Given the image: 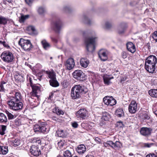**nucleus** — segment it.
Wrapping results in <instances>:
<instances>
[{"label": "nucleus", "instance_id": "obj_40", "mask_svg": "<svg viewBox=\"0 0 157 157\" xmlns=\"http://www.w3.org/2000/svg\"><path fill=\"white\" fill-rule=\"evenodd\" d=\"M6 82L4 81H2L0 82V92H4L5 91V86Z\"/></svg>", "mask_w": 157, "mask_h": 157}, {"label": "nucleus", "instance_id": "obj_5", "mask_svg": "<svg viewBox=\"0 0 157 157\" xmlns=\"http://www.w3.org/2000/svg\"><path fill=\"white\" fill-rule=\"evenodd\" d=\"M103 101L106 105L111 106L115 105L117 102L116 100L113 97L109 96L105 97Z\"/></svg>", "mask_w": 157, "mask_h": 157}, {"label": "nucleus", "instance_id": "obj_61", "mask_svg": "<svg viewBox=\"0 0 157 157\" xmlns=\"http://www.w3.org/2000/svg\"><path fill=\"white\" fill-rule=\"evenodd\" d=\"M144 117V119H149L150 118L149 116L146 113L144 114L143 115Z\"/></svg>", "mask_w": 157, "mask_h": 157}, {"label": "nucleus", "instance_id": "obj_13", "mask_svg": "<svg viewBox=\"0 0 157 157\" xmlns=\"http://www.w3.org/2000/svg\"><path fill=\"white\" fill-rule=\"evenodd\" d=\"M30 153L35 156H38L41 154L40 150L38 147L34 145H32L30 148Z\"/></svg>", "mask_w": 157, "mask_h": 157}, {"label": "nucleus", "instance_id": "obj_60", "mask_svg": "<svg viewBox=\"0 0 157 157\" xmlns=\"http://www.w3.org/2000/svg\"><path fill=\"white\" fill-rule=\"evenodd\" d=\"M95 140L98 143L100 144L101 143V140L98 137H96L95 138Z\"/></svg>", "mask_w": 157, "mask_h": 157}, {"label": "nucleus", "instance_id": "obj_25", "mask_svg": "<svg viewBox=\"0 0 157 157\" xmlns=\"http://www.w3.org/2000/svg\"><path fill=\"white\" fill-rule=\"evenodd\" d=\"M8 122L7 117L3 113H0V122L6 123Z\"/></svg>", "mask_w": 157, "mask_h": 157}, {"label": "nucleus", "instance_id": "obj_7", "mask_svg": "<svg viewBox=\"0 0 157 157\" xmlns=\"http://www.w3.org/2000/svg\"><path fill=\"white\" fill-rule=\"evenodd\" d=\"M18 44L25 51H29V40L23 38L20 39Z\"/></svg>", "mask_w": 157, "mask_h": 157}, {"label": "nucleus", "instance_id": "obj_58", "mask_svg": "<svg viewBox=\"0 0 157 157\" xmlns=\"http://www.w3.org/2000/svg\"><path fill=\"white\" fill-rule=\"evenodd\" d=\"M38 79L40 81L41 80V78L43 75L42 72H39L38 74Z\"/></svg>", "mask_w": 157, "mask_h": 157}, {"label": "nucleus", "instance_id": "obj_39", "mask_svg": "<svg viewBox=\"0 0 157 157\" xmlns=\"http://www.w3.org/2000/svg\"><path fill=\"white\" fill-rule=\"evenodd\" d=\"M112 26V23L109 21H106L105 23L104 28L107 29H110Z\"/></svg>", "mask_w": 157, "mask_h": 157}, {"label": "nucleus", "instance_id": "obj_19", "mask_svg": "<svg viewBox=\"0 0 157 157\" xmlns=\"http://www.w3.org/2000/svg\"><path fill=\"white\" fill-rule=\"evenodd\" d=\"M76 150L79 154H82L86 151V147L83 144H80L78 146Z\"/></svg>", "mask_w": 157, "mask_h": 157}, {"label": "nucleus", "instance_id": "obj_8", "mask_svg": "<svg viewBox=\"0 0 157 157\" xmlns=\"http://www.w3.org/2000/svg\"><path fill=\"white\" fill-rule=\"evenodd\" d=\"M108 54V51L104 49L100 50L98 53L99 58L102 61H105L107 59Z\"/></svg>", "mask_w": 157, "mask_h": 157}, {"label": "nucleus", "instance_id": "obj_51", "mask_svg": "<svg viewBox=\"0 0 157 157\" xmlns=\"http://www.w3.org/2000/svg\"><path fill=\"white\" fill-rule=\"evenodd\" d=\"M63 10L66 13H69L70 12L71 9L69 7L65 6L63 8Z\"/></svg>", "mask_w": 157, "mask_h": 157}, {"label": "nucleus", "instance_id": "obj_47", "mask_svg": "<svg viewBox=\"0 0 157 157\" xmlns=\"http://www.w3.org/2000/svg\"><path fill=\"white\" fill-rule=\"evenodd\" d=\"M13 145L15 147L19 146L20 144V140L18 139H15L12 141Z\"/></svg>", "mask_w": 157, "mask_h": 157}, {"label": "nucleus", "instance_id": "obj_52", "mask_svg": "<svg viewBox=\"0 0 157 157\" xmlns=\"http://www.w3.org/2000/svg\"><path fill=\"white\" fill-rule=\"evenodd\" d=\"M14 124L17 126H19L21 124V121L18 119H17L14 121Z\"/></svg>", "mask_w": 157, "mask_h": 157}, {"label": "nucleus", "instance_id": "obj_23", "mask_svg": "<svg viewBox=\"0 0 157 157\" xmlns=\"http://www.w3.org/2000/svg\"><path fill=\"white\" fill-rule=\"evenodd\" d=\"M113 78V77H110L109 75H104L103 79L105 84L107 85H109L111 83L110 80Z\"/></svg>", "mask_w": 157, "mask_h": 157}, {"label": "nucleus", "instance_id": "obj_3", "mask_svg": "<svg viewBox=\"0 0 157 157\" xmlns=\"http://www.w3.org/2000/svg\"><path fill=\"white\" fill-rule=\"evenodd\" d=\"M97 39L98 37L96 36L90 37L86 38L85 42L88 51L92 52L94 50Z\"/></svg>", "mask_w": 157, "mask_h": 157}, {"label": "nucleus", "instance_id": "obj_53", "mask_svg": "<svg viewBox=\"0 0 157 157\" xmlns=\"http://www.w3.org/2000/svg\"><path fill=\"white\" fill-rule=\"evenodd\" d=\"M72 126L74 128H77L78 127V124L77 122H74L71 123Z\"/></svg>", "mask_w": 157, "mask_h": 157}, {"label": "nucleus", "instance_id": "obj_6", "mask_svg": "<svg viewBox=\"0 0 157 157\" xmlns=\"http://www.w3.org/2000/svg\"><path fill=\"white\" fill-rule=\"evenodd\" d=\"M73 75L74 78L80 81H83L85 79V74L80 70H75L73 73Z\"/></svg>", "mask_w": 157, "mask_h": 157}, {"label": "nucleus", "instance_id": "obj_14", "mask_svg": "<svg viewBox=\"0 0 157 157\" xmlns=\"http://www.w3.org/2000/svg\"><path fill=\"white\" fill-rule=\"evenodd\" d=\"M75 64L74 59L72 58H70L66 61L65 66L67 69L71 70L74 68Z\"/></svg>", "mask_w": 157, "mask_h": 157}, {"label": "nucleus", "instance_id": "obj_29", "mask_svg": "<svg viewBox=\"0 0 157 157\" xmlns=\"http://www.w3.org/2000/svg\"><path fill=\"white\" fill-rule=\"evenodd\" d=\"M5 113L8 117L9 120H12L16 117V116L15 114H13V113L12 112L11 113V112L7 110H6L5 111Z\"/></svg>", "mask_w": 157, "mask_h": 157}, {"label": "nucleus", "instance_id": "obj_9", "mask_svg": "<svg viewBox=\"0 0 157 157\" xmlns=\"http://www.w3.org/2000/svg\"><path fill=\"white\" fill-rule=\"evenodd\" d=\"M62 25L61 22L59 19H58L53 22L52 27L53 29L56 32H59L62 27Z\"/></svg>", "mask_w": 157, "mask_h": 157}, {"label": "nucleus", "instance_id": "obj_17", "mask_svg": "<svg viewBox=\"0 0 157 157\" xmlns=\"http://www.w3.org/2000/svg\"><path fill=\"white\" fill-rule=\"evenodd\" d=\"M145 62H148L149 63L155 65L157 63V59L155 56L154 55H150L148 57L145 59Z\"/></svg>", "mask_w": 157, "mask_h": 157}, {"label": "nucleus", "instance_id": "obj_48", "mask_svg": "<svg viewBox=\"0 0 157 157\" xmlns=\"http://www.w3.org/2000/svg\"><path fill=\"white\" fill-rule=\"evenodd\" d=\"M15 79L18 81L21 80L22 79V76L18 73H17L14 76Z\"/></svg>", "mask_w": 157, "mask_h": 157}, {"label": "nucleus", "instance_id": "obj_24", "mask_svg": "<svg viewBox=\"0 0 157 157\" xmlns=\"http://www.w3.org/2000/svg\"><path fill=\"white\" fill-rule=\"evenodd\" d=\"M38 34V32L35 27L30 25V35L36 36Z\"/></svg>", "mask_w": 157, "mask_h": 157}, {"label": "nucleus", "instance_id": "obj_18", "mask_svg": "<svg viewBox=\"0 0 157 157\" xmlns=\"http://www.w3.org/2000/svg\"><path fill=\"white\" fill-rule=\"evenodd\" d=\"M127 48L128 50L132 53H134L136 51L135 46L131 42H128L127 43Z\"/></svg>", "mask_w": 157, "mask_h": 157}, {"label": "nucleus", "instance_id": "obj_15", "mask_svg": "<svg viewBox=\"0 0 157 157\" xmlns=\"http://www.w3.org/2000/svg\"><path fill=\"white\" fill-rule=\"evenodd\" d=\"M87 111L85 109H80L76 113V116L78 118H85L86 116Z\"/></svg>", "mask_w": 157, "mask_h": 157}, {"label": "nucleus", "instance_id": "obj_28", "mask_svg": "<svg viewBox=\"0 0 157 157\" xmlns=\"http://www.w3.org/2000/svg\"><path fill=\"white\" fill-rule=\"evenodd\" d=\"M115 114L118 117L124 116V114L123 110L121 109H118L116 111Z\"/></svg>", "mask_w": 157, "mask_h": 157}, {"label": "nucleus", "instance_id": "obj_37", "mask_svg": "<svg viewBox=\"0 0 157 157\" xmlns=\"http://www.w3.org/2000/svg\"><path fill=\"white\" fill-rule=\"evenodd\" d=\"M149 94L152 97L157 98V89H152L149 91Z\"/></svg>", "mask_w": 157, "mask_h": 157}, {"label": "nucleus", "instance_id": "obj_36", "mask_svg": "<svg viewBox=\"0 0 157 157\" xmlns=\"http://www.w3.org/2000/svg\"><path fill=\"white\" fill-rule=\"evenodd\" d=\"M53 111L58 115H63L64 113L63 110L59 109L58 107H55L54 109H53Z\"/></svg>", "mask_w": 157, "mask_h": 157}, {"label": "nucleus", "instance_id": "obj_1", "mask_svg": "<svg viewBox=\"0 0 157 157\" xmlns=\"http://www.w3.org/2000/svg\"><path fill=\"white\" fill-rule=\"evenodd\" d=\"M21 94L19 92H16L14 96L10 97L7 101L10 109L15 111L21 109L23 107V104L21 101Z\"/></svg>", "mask_w": 157, "mask_h": 157}, {"label": "nucleus", "instance_id": "obj_12", "mask_svg": "<svg viewBox=\"0 0 157 157\" xmlns=\"http://www.w3.org/2000/svg\"><path fill=\"white\" fill-rule=\"evenodd\" d=\"M30 86L32 88V92L30 93V94L32 96L37 97V93L38 92L40 91V89L38 86L35 85H33L31 78H30Z\"/></svg>", "mask_w": 157, "mask_h": 157}, {"label": "nucleus", "instance_id": "obj_62", "mask_svg": "<svg viewBox=\"0 0 157 157\" xmlns=\"http://www.w3.org/2000/svg\"><path fill=\"white\" fill-rule=\"evenodd\" d=\"M107 143H108V141H107L106 142H104L103 143L104 146L105 147H109V145H108V144Z\"/></svg>", "mask_w": 157, "mask_h": 157}, {"label": "nucleus", "instance_id": "obj_2", "mask_svg": "<svg viewBox=\"0 0 157 157\" xmlns=\"http://www.w3.org/2000/svg\"><path fill=\"white\" fill-rule=\"evenodd\" d=\"M84 91L83 87L80 85H75L72 87L71 91V96L73 99L80 98Z\"/></svg>", "mask_w": 157, "mask_h": 157}, {"label": "nucleus", "instance_id": "obj_33", "mask_svg": "<svg viewBox=\"0 0 157 157\" xmlns=\"http://www.w3.org/2000/svg\"><path fill=\"white\" fill-rule=\"evenodd\" d=\"M58 135L59 137L64 138L66 137L67 136L66 132L63 130H60L57 132Z\"/></svg>", "mask_w": 157, "mask_h": 157}, {"label": "nucleus", "instance_id": "obj_22", "mask_svg": "<svg viewBox=\"0 0 157 157\" xmlns=\"http://www.w3.org/2000/svg\"><path fill=\"white\" fill-rule=\"evenodd\" d=\"M127 28L126 25L124 23L121 24L118 27V33L119 34L123 33Z\"/></svg>", "mask_w": 157, "mask_h": 157}, {"label": "nucleus", "instance_id": "obj_34", "mask_svg": "<svg viewBox=\"0 0 157 157\" xmlns=\"http://www.w3.org/2000/svg\"><path fill=\"white\" fill-rule=\"evenodd\" d=\"M111 117L110 115L107 112H105L102 113V119L105 121L109 120Z\"/></svg>", "mask_w": 157, "mask_h": 157}, {"label": "nucleus", "instance_id": "obj_56", "mask_svg": "<svg viewBox=\"0 0 157 157\" xmlns=\"http://www.w3.org/2000/svg\"><path fill=\"white\" fill-rule=\"evenodd\" d=\"M146 157H157V155L154 154H150L147 155Z\"/></svg>", "mask_w": 157, "mask_h": 157}, {"label": "nucleus", "instance_id": "obj_35", "mask_svg": "<svg viewBox=\"0 0 157 157\" xmlns=\"http://www.w3.org/2000/svg\"><path fill=\"white\" fill-rule=\"evenodd\" d=\"M121 144L120 142L116 141L115 143H114L112 148L115 150H118L121 148Z\"/></svg>", "mask_w": 157, "mask_h": 157}, {"label": "nucleus", "instance_id": "obj_32", "mask_svg": "<svg viewBox=\"0 0 157 157\" xmlns=\"http://www.w3.org/2000/svg\"><path fill=\"white\" fill-rule=\"evenodd\" d=\"M51 86L53 87H57L59 86V83L57 81L56 78L54 79H51L49 81Z\"/></svg>", "mask_w": 157, "mask_h": 157}, {"label": "nucleus", "instance_id": "obj_59", "mask_svg": "<svg viewBox=\"0 0 157 157\" xmlns=\"http://www.w3.org/2000/svg\"><path fill=\"white\" fill-rule=\"evenodd\" d=\"M153 143H145L144 144V146L146 147H150L151 146L153 145Z\"/></svg>", "mask_w": 157, "mask_h": 157}, {"label": "nucleus", "instance_id": "obj_54", "mask_svg": "<svg viewBox=\"0 0 157 157\" xmlns=\"http://www.w3.org/2000/svg\"><path fill=\"white\" fill-rule=\"evenodd\" d=\"M121 56L124 59L126 58L127 57L126 53L124 52H123L121 53Z\"/></svg>", "mask_w": 157, "mask_h": 157}, {"label": "nucleus", "instance_id": "obj_45", "mask_svg": "<svg viewBox=\"0 0 157 157\" xmlns=\"http://www.w3.org/2000/svg\"><path fill=\"white\" fill-rule=\"evenodd\" d=\"M1 128H0V134L2 135L5 134V131L6 130V126L2 125L1 126Z\"/></svg>", "mask_w": 157, "mask_h": 157}, {"label": "nucleus", "instance_id": "obj_30", "mask_svg": "<svg viewBox=\"0 0 157 157\" xmlns=\"http://www.w3.org/2000/svg\"><path fill=\"white\" fill-rule=\"evenodd\" d=\"M37 11L40 15H43L46 12V10L44 7L41 6L38 8Z\"/></svg>", "mask_w": 157, "mask_h": 157}, {"label": "nucleus", "instance_id": "obj_11", "mask_svg": "<svg viewBox=\"0 0 157 157\" xmlns=\"http://www.w3.org/2000/svg\"><path fill=\"white\" fill-rule=\"evenodd\" d=\"M137 110V107L136 102L134 101H132L128 107L129 112L132 113H134Z\"/></svg>", "mask_w": 157, "mask_h": 157}, {"label": "nucleus", "instance_id": "obj_57", "mask_svg": "<svg viewBox=\"0 0 157 157\" xmlns=\"http://www.w3.org/2000/svg\"><path fill=\"white\" fill-rule=\"evenodd\" d=\"M58 146L59 147L61 148V147H63L64 145V143L63 141H60L58 142Z\"/></svg>", "mask_w": 157, "mask_h": 157}, {"label": "nucleus", "instance_id": "obj_26", "mask_svg": "<svg viewBox=\"0 0 157 157\" xmlns=\"http://www.w3.org/2000/svg\"><path fill=\"white\" fill-rule=\"evenodd\" d=\"M8 151L7 146H0V154L2 155L6 154Z\"/></svg>", "mask_w": 157, "mask_h": 157}, {"label": "nucleus", "instance_id": "obj_42", "mask_svg": "<svg viewBox=\"0 0 157 157\" xmlns=\"http://www.w3.org/2000/svg\"><path fill=\"white\" fill-rule=\"evenodd\" d=\"M30 142L32 143H36L39 144L41 143V141L38 138H34L31 139Z\"/></svg>", "mask_w": 157, "mask_h": 157}, {"label": "nucleus", "instance_id": "obj_21", "mask_svg": "<svg viewBox=\"0 0 157 157\" xmlns=\"http://www.w3.org/2000/svg\"><path fill=\"white\" fill-rule=\"evenodd\" d=\"M67 76L68 77V79L64 80L61 83V85L63 89L67 88L70 85L69 78H70V76Z\"/></svg>", "mask_w": 157, "mask_h": 157}, {"label": "nucleus", "instance_id": "obj_49", "mask_svg": "<svg viewBox=\"0 0 157 157\" xmlns=\"http://www.w3.org/2000/svg\"><path fill=\"white\" fill-rule=\"evenodd\" d=\"M40 125H39L38 124L35 125L33 127V129L34 131L35 132L38 131L40 132Z\"/></svg>", "mask_w": 157, "mask_h": 157}, {"label": "nucleus", "instance_id": "obj_16", "mask_svg": "<svg viewBox=\"0 0 157 157\" xmlns=\"http://www.w3.org/2000/svg\"><path fill=\"white\" fill-rule=\"evenodd\" d=\"M152 129L150 128L143 127L140 130L141 134L143 136H148L151 135Z\"/></svg>", "mask_w": 157, "mask_h": 157}, {"label": "nucleus", "instance_id": "obj_55", "mask_svg": "<svg viewBox=\"0 0 157 157\" xmlns=\"http://www.w3.org/2000/svg\"><path fill=\"white\" fill-rule=\"evenodd\" d=\"M108 143L107 144H108V145L109 146V147H110L112 148V146L113 147V145L114 142L111 140L108 141Z\"/></svg>", "mask_w": 157, "mask_h": 157}, {"label": "nucleus", "instance_id": "obj_27", "mask_svg": "<svg viewBox=\"0 0 157 157\" xmlns=\"http://www.w3.org/2000/svg\"><path fill=\"white\" fill-rule=\"evenodd\" d=\"M43 48L45 50H47L51 47L50 44L45 40H43L41 41Z\"/></svg>", "mask_w": 157, "mask_h": 157}, {"label": "nucleus", "instance_id": "obj_41", "mask_svg": "<svg viewBox=\"0 0 157 157\" xmlns=\"http://www.w3.org/2000/svg\"><path fill=\"white\" fill-rule=\"evenodd\" d=\"M7 18L0 15V24L5 25L7 23Z\"/></svg>", "mask_w": 157, "mask_h": 157}, {"label": "nucleus", "instance_id": "obj_43", "mask_svg": "<svg viewBox=\"0 0 157 157\" xmlns=\"http://www.w3.org/2000/svg\"><path fill=\"white\" fill-rule=\"evenodd\" d=\"M29 15H21L20 18L19 20V21L20 23H23L24 22L25 20L27 19L28 18Z\"/></svg>", "mask_w": 157, "mask_h": 157}, {"label": "nucleus", "instance_id": "obj_44", "mask_svg": "<svg viewBox=\"0 0 157 157\" xmlns=\"http://www.w3.org/2000/svg\"><path fill=\"white\" fill-rule=\"evenodd\" d=\"M63 156L64 157H72V155L71 152L68 150L64 151Z\"/></svg>", "mask_w": 157, "mask_h": 157}, {"label": "nucleus", "instance_id": "obj_20", "mask_svg": "<svg viewBox=\"0 0 157 157\" xmlns=\"http://www.w3.org/2000/svg\"><path fill=\"white\" fill-rule=\"evenodd\" d=\"M89 63V61L87 58H82L80 60V65L81 67L86 68L88 66Z\"/></svg>", "mask_w": 157, "mask_h": 157}, {"label": "nucleus", "instance_id": "obj_50", "mask_svg": "<svg viewBox=\"0 0 157 157\" xmlns=\"http://www.w3.org/2000/svg\"><path fill=\"white\" fill-rule=\"evenodd\" d=\"M152 38L156 42H157V31H155L153 34Z\"/></svg>", "mask_w": 157, "mask_h": 157}, {"label": "nucleus", "instance_id": "obj_64", "mask_svg": "<svg viewBox=\"0 0 157 157\" xmlns=\"http://www.w3.org/2000/svg\"><path fill=\"white\" fill-rule=\"evenodd\" d=\"M2 44L5 47H9L8 45L6 43V42L4 41H3Z\"/></svg>", "mask_w": 157, "mask_h": 157}, {"label": "nucleus", "instance_id": "obj_31", "mask_svg": "<svg viewBox=\"0 0 157 157\" xmlns=\"http://www.w3.org/2000/svg\"><path fill=\"white\" fill-rule=\"evenodd\" d=\"M47 125H45L43 124H41L40 125V132L43 133L48 132L49 130L47 128Z\"/></svg>", "mask_w": 157, "mask_h": 157}, {"label": "nucleus", "instance_id": "obj_4", "mask_svg": "<svg viewBox=\"0 0 157 157\" xmlns=\"http://www.w3.org/2000/svg\"><path fill=\"white\" fill-rule=\"evenodd\" d=\"M0 57L3 61L8 63L12 62L14 58L12 52L9 51L3 52Z\"/></svg>", "mask_w": 157, "mask_h": 157}, {"label": "nucleus", "instance_id": "obj_46", "mask_svg": "<svg viewBox=\"0 0 157 157\" xmlns=\"http://www.w3.org/2000/svg\"><path fill=\"white\" fill-rule=\"evenodd\" d=\"M46 73L48 74V77L51 79H54L56 78V75L55 74L50 72L46 71Z\"/></svg>", "mask_w": 157, "mask_h": 157}, {"label": "nucleus", "instance_id": "obj_10", "mask_svg": "<svg viewBox=\"0 0 157 157\" xmlns=\"http://www.w3.org/2000/svg\"><path fill=\"white\" fill-rule=\"evenodd\" d=\"M155 65H153V64L149 63L148 62H145V69L149 72L151 73H153L155 72Z\"/></svg>", "mask_w": 157, "mask_h": 157}, {"label": "nucleus", "instance_id": "obj_38", "mask_svg": "<svg viewBox=\"0 0 157 157\" xmlns=\"http://www.w3.org/2000/svg\"><path fill=\"white\" fill-rule=\"evenodd\" d=\"M83 21L85 23L88 25H91L93 22V21L90 20L88 17L84 15L83 16Z\"/></svg>", "mask_w": 157, "mask_h": 157}, {"label": "nucleus", "instance_id": "obj_63", "mask_svg": "<svg viewBox=\"0 0 157 157\" xmlns=\"http://www.w3.org/2000/svg\"><path fill=\"white\" fill-rule=\"evenodd\" d=\"M127 79V77L126 76H124V77L122 78L121 79V82H124Z\"/></svg>", "mask_w": 157, "mask_h": 157}]
</instances>
